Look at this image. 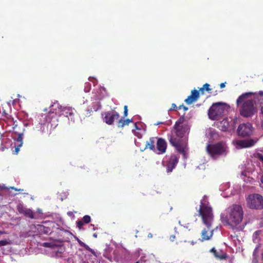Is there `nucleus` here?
Segmentation results:
<instances>
[{"instance_id": "obj_13", "label": "nucleus", "mask_w": 263, "mask_h": 263, "mask_svg": "<svg viewBox=\"0 0 263 263\" xmlns=\"http://www.w3.org/2000/svg\"><path fill=\"white\" fill-rule=\"evenodd\" d=\"M17 210L20 214H23L26 217H29L31 219L35 218L33 211L31 209L24 206L23 204L21 203L17 205Z\"/></svg>"}, {"instance_id": "obj_48", "label": "nucleus", "mask_w": 263, "mask_h": 263, "mask_svg": "<svg viewBox=\"0 0 263 263\" xmlns=\"http://www.w3.org/2000/svg\"><path fill=\"white\" fill-rule=\"evenodd\" d=\"M67 214L69 215V216H72V213L71 212H68L67 213Z\"/></svg>"}, {"instance_id": "obj_10", "label": "nucleus", "mask_w": 263, "mask_h": 263, "mask_svg": "<svg viewBox=\"0 0 263 263\" xmlns=\"http://www.w3.org/2000/svg\"><path fill=\"white\" fill-rule=\"evenodd\" d=\"M237 132L239 136L249 137L251 136L253 133L252 125L249 123L241 124L238 127Z\"/></svg>"}, {"instance_id": "obj_17", "label": "nucleus", "mask_w": 263, "mask_h": 263, "mask_svg": "<svg viewBox=\"0 0 263 263\" xmlns=\"http://www.w3.org/2000/svg\"><path fill=\"white\" fill-rule=\"evenodd\" d=\"M230 218V209L228 208L221 214L220 219L222 224L226 226H230V223L229 222Z\"/></svg>"}, {"instance_id": "obj_21", "label": "nucleus", "mask_w": 263, "mask_h": 263, "mask_svg": "<svg viewBox=\"0 0 263 263\" xmlns=\"http://www.w3.org/2000/svg\"><path fill=\"white\" fill-rule=\"evenodd\" d=\"M157 140V138L156 137L151 138L149 139V140L146 142V144L145 145V148H149L151 150L153 151L154 152H156L155 143Z\"/></svg>"}, {"instance_id": "obj_41", "label": "nucleus", "mask_w": 263, "mask_h": 263, "mask_svg": "<svg viewBox=\"0 0 263 263\" xmlns=\"http://www.w3.org/2000/svg\"><path fill=\"white\" fill-rule=\"evenodd\" d=\"M252 262H253V263H257V260L256 259V257H254Z\"/></svg>"}, {"instance_id": "obj_51", "label": "nucleus", "mask_w": 263, "mask_h": 263, "mask_svg": "<svg viewBox=\"0 0 263 263\" xmlns=\"http://www.w3.org/2000/svg\"><path fill=\"white\" fill-rule=\"evenodd\" d=\"M5 233V232L4 231H0V236Z\"/></svg>"}, {"instance_id": "obj_4", "label": "nucleus", "mask_w": 263, "mask_h": 263, "mask_svg": "<svg viewBox=\"0 0 263 263\" xmlns=\"http://www.w3.org/2000/svg\"><path fill=\"white\" fill-rule=\"evenodd\" d=\"M230 106L228 104L222 102L213 104L208 110V116L212 120H218L222 116L229 114Z\"/></svg>"}, {"instance_id": "obj_46", "label": "nucleus", "mask_w": 263, "mask_h": 263, "mask_svg": "<svg viewBox=\"0 0 263 263\" xmlns=\"http://www.w3.org/2000/svg\"><path fill=\"white\" fill-rule=\"evenodd\" d=\"M172 107L174 109L177 107L176 105L174 103L172 104Z\"/></svg>"}, {"instance_id": "obj_19", "label": "nucleus", "mask_w": 263, "mask_h": 263, "mask_svg": "<svg viewBox=\"0 0 263 263\" xmlns=\"http://www.w3.org/2000/svg\"><path fill=\"white\" fill-rule=\"evenodd\" d=\"M205 136L210 140H215L218 137L216 130L212 128H209L206 129Z\"/></svg>"}, {"instance_id": "obj_22", "label": "nucleus", "mask_w": 263, "mask_h": 263, "mask_svg": "<svg viewBox=\"0 0 263 263\" xmlns=\"http://www.w3.org/2000/svg\"><path fill=\"white\" fill-rule=\"evenodd\" d=\"M138 124L140 125V124L137 123L135 124V128L133 129V133L138 138H141L145 133V130L144 128L138 127Z\"/></svg>"}, {"instance_id": "obj_32", "label": "nucleus", "mask_w": 263, "mask_h": 263, "mask_svg": "<svg viewBox=\"0 0 263 263\" xmlns=\"http://www.w3.org/2000/svg\"><path fill=\"white\" fill-rule=\"evenodd\" d=\"M204 89H205L207 91L210 90V85L208 83L204 84L203 86V87L200 88V90H202Z\"/></svg>"}, {"instance_id": "obj_31", "label": "nucleus", "mask_w": 263, "mask_h": 263, "mask_svg": "<svg viewBox=\"0 0 263 263\" xmlns=\"http://www.w3.org/2000/svg\"><path fill=\"white\" fill-rule=\"evenodd\" d=\"M91 218L88 215H85L83 218V221L85 223H88L90 221Z\"/></svg>"}, {"instance_id": "obj_59", "label": "nucleus", "mask_w": 263, "mask_h": 263, "mask_svg": "<svg viewBox=\"0 0 263 263\" xmlns=\"http://www.w3.org/2000/svg\"><path fill=\"white\" fill-rule=\"evenodd\" d=\"M12 195H13V196H14V195H16V194H12Z\"/></svg>"}, {"instance_id": "obj_56", "label": "nucleus", "mask_w": 263, "mask_h": 263, "mask_svg": "<svg viewBox=\"0 0 263 263\" xmlns=\"http://www.w3.org/2000/svg\"><path fill=\"white\" fill-rule=\"evenodd\" d=\"M260 232V231H256L255 232V233L257 234V235H258V233Z\"/></svg>"}, {"instance_id": "obj_3", "label": "nucleus", "mask_w": 263, "mask_h": 263, "mask_svg": "<svg viewBox=\"0 0 263 263\" xmlns=\"http://www.w3.org/2000/svg\"><path fill=\"white\" fill-rule=\"evenodd\" d=\"M61 115H64L66 117L72 116L73 109L71 107H63L56 101L50 105L48 115L45 116L46 122H49L51 127L54 128L58 125L57 116Z\"/></svg>"}, {"instance_id": "obj_50", "label": "nucleus", "mask_w": 263, "mask_h": 263, "mask_svg": "<svg viewBox=\"0 0 263 263\" xmlns=\"http://www.w3.org/2000/svg\"><path fill=\"white\" fill-rule=\"evenodd\" d=\"M95 97L97 99H99L100 98V96L99 95H96L95 96Z\"/></svg>"}, {"instance_id": "obj_26", "label": "nucleus", "mask_w": 263, "mask_h": 263, "mask_svg": "<svg viewBox=\"0 0 263 263\" xmlns=\"http://www.w3.org/2000/svg\"><path fill=\"white\" fill-rule=\"evenodd\" d=\"M75 238L81 246L83 247L86 250H87V251H88L89 252H90L92 253H95L94 251L92 249L90 248L88 246H87L86 244H85V243L82 242L81 240H80L78 237H75Z\"/></svg>"}, {"instance_id": "obj_2", "label": "nucleus", "mask_w": 263, "mask_h": 263, "mask_svg": "<svg viewBox=\"0 0 263 263\" xmlns=\"http://www.w3.org/2000/svg\"><path fill=\"white\" fill-rule=\"evenodd\" d=\"M199 215L206 228L201 232V241L210 240L213 235L214 230L211 227L214 221V214L212 208L209 205L207 197L204 195L200 201Z\"/></svg>"}, {"instance_id": "obj_8", "label": "nucleus", "mask_w": 263, "mask_h": 263, "mask_svg": "<svg viewBox=\"0 0 263 263\" xmlns=\"http://www.w3.org/2000/svg\"><path fill=\"white\" fill-rule=\"evenodd\" d=\"M243 212L241 205L234 204L231 210V228L237 226L242 220Z\"/></svg>"}, {"instance_id": "obj_36", "label": "nucleus", "mask_w": 263, "mask_h": 263, "mask_svg": "<svg viewBox=\"0 0 263 263\" xmlns=\"http://www.w3.org/2000/svg\"><path fill=\"white\" fill-rule=\"evenodd\" d=\"M92 110H93V109L91 108H90V109L89 108L87 110V111H86V116H90L91 111H92Z\"/></svg>"}, {"instance_id": "obj_44", "label": "nucleus", "mask_w": 263, "mask_h": 263, "mask_svg": "<svg viewBox=\"0 0 263 263\" xmlns=\"http://www.w3.org/2000/svg\"><path fill=\"white\" fill-rule=\"evenodd\" d=\"M90 227L92 228V229L93 230H96V228L95 227V226L93 225V224H90Z\"/></svg>"}, {"instance_id": "obj_33", "label": "nucleus", "mask_w": 263, "mask_h": 263, "mask_svg": "<svg viewBox=\"0 0 263 263\" xmlns=\"http://www.w3.org/2000/svg\"><path fill=\"white\" fill-rule=\"evenodd\" d=\"M257 158L263 163V155L260 153H257Z\"/></svg>"}, {"instance_id": "obj_6", "label": "nucleus", "mask_w": 263, "mask_h": 263, "mask_svg": "<svg viewBox=\"0 0 263 263\" xmlns=\"http://www.w3.org/2000/svg\"><path fill=\"white\" fill-rule=\"evenodd\" d=\"M228 147L224 142H219L215 144H208L206 151L210 156L214 159L220 156L226 155L228 153Z\"/></svg>"}, {"instance_id": "obj_57", "label": "nucleus", "mask_w": 263, "mask_h": 263, "mask_svg": "<svg viewBox=\"0 0 263 263\" xmlns=\"http://www.w3.org/2000/svg\"><path fill=\"white\" fill-rule=\"evenodd\" d=\"M161 123H160V122H158V123H157L156 124V125H159V124H161Z\"/></svg>"}, {"instance_id": "obj_45", "label": "nucleus", "mask_w": 263, "mask_h": 263, "mask_svg": "<svg viewBox=\"0 0 263 263\" xmlns=\"http://www.w3.org/2000/svg\"><path fill=\"white\" fill-rule=\"evenodd\" d=\"M44 125V124L42 123V124H41V125H40V126H41V130L42 132H44V129H42V125Z\"/></svg>"}, {"instance_id": "obj_40", "label": "nucleus", "mask_w": 263, "mask_h": 263, "mask_svg": "<svg viewBox=\"0 0 263 263\" xmlns=\"http://www.w3.org/2000/svg\"><path fill=\"white\" fill-rule=\"evenodd\" d=\"M10 188L12 190H14L15 191H23V189H17L16 188H14V187H11Z\"/></svg>"}, {"instance_id": "obj_9", "label": "nucleus", "mask_w": 263, "mask_h": 263, "mask_svg": "<svg viewBox=\"0 0 263 263\" xmlns=\"http://www.w3.org/2000/svg\"><path fill=\"white\" fill-rule=\"evenodd\" d=\"M251 96H253V100H256V104L259 103L260 105L263 104V91H260L259 92L257 93H254L253 92H246L240 96L237 100V104L239 105V103L241 102L243 99H248Z\"/></svg>"}, {"instance_id": "obj_28", "label": "nucleus", "mask_w": 263, "mask_h": 263, "mask_svg": "<svg viewBox=\"0 0 263 263\" xmlns=\"http://www.w3.org/2000/svg\"><path fill=\"white\" fill-rule=\"evenodd\" d=\"M100 107L101 105L100 102L98 101H96L92 103L91 108L93 111H96L100 108Z\"/></svg>"}, {"instance_id": "obj_55", "label": "nucleus", "mask_w": 263, "mask_h": 263, "mask_svg": "<svg viewBox=\"0 0 263 263\" xmlns=\"http://www.w3.org/2000/svg\"><path fill=\"white\" fill-rule=\"evenodd\" d=\"M261 113L263 114V107H261Z\"/></svg>"}, {"instance_id": "obj_12", "label": "nucleus", "mask_w": 263, "mask_h": 263, "mask_svg": "<svg viewBox=\"0 0 263 263\" xmlns=\"http://www.w3.org/2000/svg\"><path fill=\"white\" fill-rule=\"evenodd\" d=\"M119 115L116 111L106 112L104 114L103 121L107 124L111 125L115 120L119 118Z\"/></svg>"}, {"instance_id": "obj_35", "label": "nucleus", "mask_w": 263, "mask_h": 263, "mask_svg": "<svg viewBox=\"0 0 263 263\" xmlns=\"http://www.w3.org/2000/svg\"><path fill=\"white\" fill-rule=\"evenodd\" d=\"M77 226L79 229H81V227L83 226V221H77Z\"/></svg>"}, {"instance_id": "obj_27", "label": "nucleus", "mask_w": 263, "mask_h": 263, "mask_svg": "<svg viewBox=\"0 0 263 263\" xmlns=\"http://www.w3.org/2000/svg\"><path fill=\"white\" fill-rule=\"evenodd\" d=\"M38 227L40 230L45 234H47L50 231V229L48 227H46L42 225H38Z\"/></svg>"}, {"instance_id": "obj_20", "label": "nucleus", "mask_w": 263, "mask_h": 263, "mask_svg": "<svg viewBox=\"0 0 263 263\" xmlns=\"http://www.w3.org/2000/svg\"><path fill=\"white\" fill-rule=\"evenodd\" d=\"M218 127L222 131L229 130L230 123L227 118H224L222 121L218 123Z\"/></svg>"}, {"instance_id": "obj_42", "label": "nucleus", "mask_w": 263, "mask_h": 263, "mask_svg": "<svg viewBox=\"0 0 263 263\" xmlns=\"http://www.w3.org/2000/svg\"><path fill=\"white\" fill-rule=\"evenodd\" d=\"M220 87L221 88H224L225 87V83H222L220 84Z\"/></svg>"}, {"instance_id": "obj_38", "label": "nucleus", "mask_w": 263, "mask_h": 263, "mask_svg": "<svg viewBox=\"0 0 263 263\" xmlns=\"http://www.w3.org/2000/svg\"><path fill=\"white\" fill-rule=\"evenodd\" d=\"M68 118L69 120H70L71 121L74 122V118H73V115L72 116H71V117H67Z\"/></svg>"}, {"instance_id": "obj_24", "label": "nucleus", "mask_w": 263, "mask_h": 263, "mask_svg": "<svg viewBox=\"0 0 263 263\" xmlns=\"http://www.w3.org/2000/svg\"><path fill=\"white\" fill-rule=\"evenodd\" d=\"M230 185L229 183L223 184L220 186V190L222 192L221 195L224 198H227L229 196V191H227Z\"/></svg>"}, {"instance_id": "obj_34", "label": "nucleus", "mask_w": 263, "mask_h": 263, "mask_svg": "<svg viewBox=\"0 0 263 263\" xmlns=\"http://www.w3.org/2000/svg\"><path fill=\"white\" fill-rule=\"evenodd\" d=\"M128 114V109H127V106L125 105L124 107V117H126Z\"/></svg>"}, {"instance_id": "obj_11", "label": "nucleus", "mask_w": 263, "mask_h": 263, "mask_svg": "<svg viewBox=\"0 0 263 263\" xmlns=\"http://www.w3.org/2000/svg\"><path fill=\"white\" fill-rule=\"evenodd\" d=\"M256 141L253 139H247L243 140H234L233 144L236 149L251 147L255 144Z\"/></svg>"}, {"instance_id": "obj_25", "label": "nucleus", "mask_w": 263, "mask_h": 263, "mask_svg": "<svg viewBox=\"0 0 263 263\" xmlns=\"http://www.w3.org/2000/svg\"><path fill=\"white\" fill-rule=\"evenodd\" d=\"M132 122L133 120L130 119L123 120L121 119L119 121L118 126L119 127H123L125 125H128L130 123Z\"/></svg>"}, {"instance_id": "obj_18", "label": "nucleus", "mask_w": 263, "mask_h": 263, "mask_svg": "<svg viewBox=\"0 0 263 263\" xmlns=\"http://www.w3.org/2000/svg\"><path fill=\"white\" fill-rule=\"evenodd\" d=\"M199 97L198 91L196 90H193L191 92V95L185 100V102L187 104H191L193 102L197 100Z\"/></svg>"}, {"instance_id": "obj_15", "label": "nucleus", "mask_w": 263, "mask_h": 263, "mask_svg": "<svg viewBox=\"0 0 263 263\" xmlns=\"http://www.w3.org/2000/svg\"><path fill=\"white\" fill-rule=\"evenodd\" d=\"M178 162V157L175 155L171 156L170 160L166 165V171L168 173H171L176 167Z\"/></svg>"}, {"instance_id": "obj_43", "label": "nucleus", "mask_w": 263, "mask_h": 263, "mask_svg": "<svg viewBox=\"0 0 263 263\" xmlns=\"http://www.w3.org/2000/svg\"><path fill=\"white\" fill-rule=\"evenodd\" d=\"M181 107H182L183 108V109H184V110H187L188 109V108H187V107H185V106H183V105H182V106H180L179 107V108H180Z\"/></svg>"}, {"instance_id": "obj_23", "label": "nucleus", "mask_w": 263, "mask_h": 263, "mask_svg": "<svg viewBox=\"0 0 263 263\" xmlns=\"http://www.w3.org/2000/svg\"><path fill=\"white\" fill-rule=\"evenodd\" d=\"M211 252L213 253L215 257L219 259H223L227 257L226 254L221 250H216L214 248L211 250Z\"/></svg>"}, {"instance_id": "obj_14", "label": "nucleus", "mask_w": 263, "mask_h": 263, "mask_svg": "<svg viewBox=\"0 0 263 263\" xmlns=\"http://www.w3.org/2000/svg\"><path fill=\"white\" fill-rule=\"evenodd\" d=\"M166 146L167 143L165 140L162 138H158L157 140L156 152H155L158 154H164L166 151Z\"/></svg>"}, {"instance_id": "obj_29", "label": "nucleus", "mask_w": 263, "mask_h": 263, "mask_svg": "<svg viewBox=\"0 0 263 263\" xmlns=\"http://www.w3.org/2000/svg\"><path fill=\"white\" fill-rule=\"evenodd\" d=\"M91 87V84L89 82H86L85 83L84 90L86 92H88L90 91Z\"/></svg>"}, {"instance_id": "obj_7", "label": "nucleus", "mask_w": 263, "mask_h": 263, "mask_svg": "<svg viewBox=\"0 0 263 263\" xmlns=\"http://www.w3.org/2000/svg\"><path fill=\"white\" fill-rule=\"evenodd\" d=\"M248 206L253 209H263V197L258 194H251L247 198Z\"/></svg>"}, {"instance_id": "obj_58", "label": "nucleus", "mask_w": 263, "mask_h": 263, "mask_svg": "<svg viewBox=\"0 0 263 263\" xmlns=\"http://www.w3.org/2000/svg\"><path fill=\"white\" fill-rule=\"evenodd\" d=\"M191 243H192V245H194V241H192V242H191Z\"/></svg>"}, {"instance_id": "obj_39", "label": "nucleus", "mask_w": 263, "mask_h": 263, "mask_svg": "<svg viewBox=\"0 0 263 263\" xmlns=\"http://www.w3.org/2000/svg\"><path fill=\"white\" fill-rule=\"evenodd\" d=\"M175 238V235H171L170 236V240L172 241H173L174 240Z\"/></svg>"}, {"instance_id": "obj_16", "label": "nucleus", "mask_w": 263, "mask_h": 263, "mask_svg": "<svg viewBox=\"0 0 263 263\" xmlns=\"http://www.w3.org/2000/svg\"><path fill=\"white\" fill-rule=\"evenodd\" d=\"M25 131V129H23V131L21 133H18L17 134V132H15V134L16 135V137L14 138V140L15 141L14 144L15 147V152L16 153H18V152L20 150V148L23 145V135H24V132Z\"/></svg>"}, {"instance_id": "obj_5", "label": "nucleus", "mask_w": 263, "mask_h": 263, "mask_svg": "<svg viewBox=\"0 0 263 263\" xmlns=\"http://www.w3.org/2000/svg\"><path fill=\"white\" fill-rule=\"evenodd\" d=\"M245 99H243L239 105L237 104L240 114L243 117L251 118L257 112V109L255 106L256 100L251 99L243 102Z\"/></svg>"}, {"instance_id": "obj_53", "label": "nucleus", "mask_w": 263, "mask_h": 263, "mask_svg": "<svg viewBox=\"0 0 263 263\" xmlns=\"http://www.w3.org/2000/svg\"><path fill=\"white\" fill-rule=\"evenodd\" d=\"M93 236L94 237L96 238V237H97V234L96 233H94V234H93Z\"/></svg>"}, {"instance_id": "obj_47", "label": "nucleus", "mask_w": 263, "mask_h": 263, "mask_svg": "<svg viewBox=\"0 0 263 263\" xmlns=\"http://www.w3.org/2000/svg\"><path fill=\"white\" fill-rule=\"evenodd\" d=\"M247 174V173H246V172H242L241 173L242 175H243V176H247V174Z\"/></svg>"}, {"instance_id": "obj_52", "label": "nucleus", "mask_w": 263, "mask_h": 263, "mask_svg": "<svg viewBox=\"0 0 263 263\" xmlns=\"http://www.w3.org/2000/svg\"><path fill=\"white\" fill-rule=\"evenodd\" d=\"M260 181L262 183H263V175L261 177Z\"/></svg>"}, {"instance_id": "obj_54", "label": "nucleus", "mask_w": 263, "mask_h": 263, "mask_svg": "<svg viewBox=\"0 0 263 263\" xmlns=\"http://www.w3.org/2000/svg\"><path fill=\"white\" fill-rule=\"evenodd\" d=\"M37 212H38L39 213H41V210H40L39 209H37Z\"/></svg>"}, {"instance_id": "obj_49", "label": "nucleus", "mask_w": 263, "mask_h": 263, "mask_svg": "<svg viewBox=\"0 0 263 263\" xmlns=\"http://www.w3.org/2000/svg\"><path fill=\"white\" fill-rule=\"evenodd\" d=\"M153 237V235L151 233L148 234V238H152Z\"/></svg>"}, {"instance_id": "obj_30", "label": "nucleus", "mask_w": 263, "mask_h": 263, "mask_svg": "<svg viewBox=\"0 0 263 263\" xmlns=\"http://www.w3.org/2000/svg\"><path fill=\"white\" fill-rule=\"evenodd\" d=\"M10 243V241L7 239H4L0 241V247L6 246Z\"/></svg>"}, {"instance_id": "obj_1", "label": "nucleus", "mask_w": 263, "mask_h": 263, "mask_svg": "<svg viewBox=\"0 0 263 263\" xmlns=\"http://www.w3.org/2000/svg\"><path fill=\"white\" fill-rule=\"evenodd\" d=\"M190 130V125L185 122L183 116L179 118L174 126V132L175 136L171 134L168 136V140L171 145L175 147L177 150L181 153L184 159L187 157V148L186 146L180 144V139H186Z\"/></svg>"}, {"instance_id": "obj_37", "label": "nucleus", "mask_w": 263, "mask_h": 263, "mask_svg": "<svg viewBox=\"0 0 263 263\" xmlns=\"http://www.w3.org/2000/svg\"><path fill=\"white\" fill-rule=\"evenodd\" d=\"M258 253V247H256L253 252V256L256 257V255Z\"/></svg>"}]
</instances>
